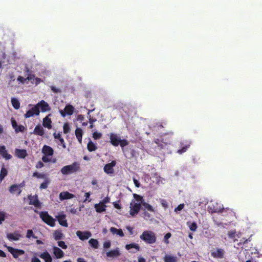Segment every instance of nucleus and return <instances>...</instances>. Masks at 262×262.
Returning a JSON list of instances; mask_svg holds the SVG:
<instances>
[{
	"mask_svg": "<svg viewBox=\"0 0 262 262\" xmlns=\"http://www.w3.org/2000/svg\"><path fill=\"white\" fill-rule=\"evenodd\" d=\"M75 135L78 142L81 144L82 143V138L83 135V131L82 129L80 128H77L75 130Z\"/></svg>",
	"mask_w": 262,
	"mask_h": 262,
	"instance_id": "obj_32",
	"label": "nucleus"
},
{
	"mask_svg": "<svg viewBox=\"0 0 262 262\" xmlns=\"http://www.w3.org/2000/svg\"><path fill=\"white\" fill-rule=\"evenodd\" d=\"M10 192L12 194H16L17 195L20 194L21 190L19 186L17 184H13L11 185L9 189Z\"/></svg>",
	"mask_w": 262,
	"mask_h": 262,
	"instance_id": "obj_21",
	"label": "nucleus"
},
{
	"mask_svg": "<svg viewBox=\"0 0 262 262\" xmlns=\"http://www.w3.org/2000/svg\"><path fill=\"white\" fill-rule=\"evenodd\" d=\"M0 155L6 160H9L12 158V156L8 153L4 145L0 146Z\"/></svg>",
	"mask_w": 262,
	"mask_h": 262,
	"instance_id": "obj_19",
	"label": "nucleus"
},
{
	"mask_svg": "<svg viewBox=\"0 0 262 262\" xmlns=\"http://www.w3.org/2000/svg\"><path fill=\"white\" fill-rule=\"evenodd\" d=\"M89 243L92 247L95 249L98 248L99 243L97 239L91 238L89 240Z\"/></svg>",
	"mask_w": 262,
	"mask_h": 262,
	"instance_id": "obj_39",
	"label": "nucleus"
},
{
	"mask_svg": "<svg viewBox=\"0 0 262 262\" xmlns=\"http://www.w3.org/2000/svg\"><path fill=\"white\" fill-rule=\"evenodd\" d=\"M77 236L82 241L88 239L92 235L90 232L89 231H84L82 232L80 231H77L76 232Z\"/></svg>",
	"mask_w": 262,
	"mask_h": 262,
	"instance_id": "obj_15",
	"label": "nucleus"
},
{
	"mask_svg": "<svg viewBox=\"0 0 262 262\" xmlns=\"http://www.w3.org/2000/svg\"><path fill=\"white\" fill-rule=\"evenodd\" d=\"M74 111V107L70 105H67L64 109V111L60 110V113L62 117H65L66 114L68 115H72L73 114Z\"/></svg>",
	"mask_w": 262,
	"mask_h": 262,
	"instance_id": "obj_9",
	"label": "nucleus"
},
{
	"mask_svg": "<svg viewBox=\"0 0 262 262\" xmlns=\"http://www.w3.org/2000/svg\"><path fill=\"white\" fill-rule=\"evenodd\" d=\"M56 217L57 218L58 221L61 225L64 227L68 226V224L67 223V221L66 220V216L64 214H61V215L56 216Z\"/></svg>",
	"mask_w": 262,
	"mask_h": 262,
	"instance_id": "obj_30",
	"label": "nucleus"
},
{
	"mask_svg": "<svg viewBox=\"0 0 262 262\" xmlns=\"http://www.w3.org/2000/svg\"><path fill=\"white\" fill-rule=\"evenodd\" d=\"M51 89L52 91L54 93H61V91L60 89L57 88L54 86H51Z\"/></svg>",
	"mask_w": 262,
	"mask_h": 262,
	"instance_id": "obj_52",
	"label": "nucleus"
},
{
	"mask_svg": "<svg viewBox=\"0 0 262 262\" xmlns=\"http://www.w3.org/2000/svg\"><path fill=\"white\" fill-rule=\"evenodd\" d=\"M29 200L30 204H32L36 207H38L40 205V203L36 196H32L31 198H29Z\"/></svg>",
	"mask_w": 262,
	"mask_h": 262,
	"instance_id": "obj_33",
	"label": "nucleus"
},
{
	"mask_svg": "<svg viewBox=\"0 0 262 262\" xmlns=\"http://www.w3.org/2000/svg\"><path fill=\"white\" fill-rule=\"evenodd\" d=\"M15 154L16 156L20 159H24L27 156V152L26 149H15Z\"/></svg>",
	"mask_w": 262,
	"mask_h": 262,
	"instance_id": "obj_22",
	"label": "nucleus"
},
{
	"mask_svg": "<svg viewBox=\"0 0 262 262\" xmlns=\"http://www.w3.org/2000/svg\"><path fill=\"white\" fill-rule=\"evenodd\" d=\"M88 149L89 151H93L97 149V146L92 141H90L87 145Z\"/></svg>",
	"mask_w": 262,
	"mask_h": 262,
	"instance_id": "obj_35",
	"label": "nucleus"
},
{
	"mask_svg": "<svg viewBox=\"0 0 262 262\" xmlns=\"http://www.w3.org/2000/svg\"><path fill=\"white\" fill-rule=\"evenodd\" d=\"M53 252L57 258H61L64 256L63 252L57 247H53Z\"/></svg>",
	"mask_w": 262,
	"mask_h": 262,
	"instance_id": "obj_25",
	"label": "nucleus"
},
{
	"mask_svg": "<svg viewBox=\"0 0 262 262\" xmlns=\"http://www.w3.org/2000/svg\"><path fill=\"white\" fill-rule=\"evenodd\" d=\"M224 254V250L221 249H216L211 252L212 255L215 258H222Z\"/></svg>",
	"mask_w": 262,
	"mask_h": 262,
	"instance_id": "obj_23",
	"label": "nucleus"
},
{
	"mask_svg": "<svg viewBox=\"0 0 262 262\" xmlns=\"http://www.w3.org/2000/svg\"><path fill=\"white\" fill-rule=\"evenodd\" d=\"M7 174H8L7 169L3 166L1 168V172H0V181H2L3 180H4V179L7 175Z\"/></svg>",
	"mask_w": 262,
	"mask_h": 262,
	"instance_id": "obj_37",
	"label": "nucleus"
},
{
	"mask_svg": "<svg viewBox=\"0 0 262 262\" xmlns=\"http://www.w3.org/2000/svg\"><path fill=\"white\" fill-rule=\"evenodd\" d=\"M34 115V113H33L31 110L28 111L24 115V117L25 118H28L32 117Z\"/></svg>",
	"mask_w": 262,
	"mask_h": 262,
	"instance_id": "obj_51",
	"label": "nucleus"
},
{
	"mask_svg": "<svg viewBox=\"0 0 262 262\" xmlns=\"http://www.w3.org/2000/svg\"><path fill=\"white\" fill-rule=\"evenodd\" d=\"M63 130L64 134H68L70 131V128L68 123H64L63 126Z\"/></svg>",
	"mask_w": 262,
	"mask_h": 262,
	"instance_id": "obj_47",
	"label": "nucleus"
},
{
	"mask_svg": "<svg viewBox=\"0 0 262 262\" xmlns=\"http://www.w3.org/2000/svg\"><path fill=\"white\" fill-rule=\"evenodd\" d=\"M58 245L63 249L67 248V246L63 241H59L58 242Z\"/></svg>",
	"mask_w": 262,
	"mask_h": 262,
	"instance_id": "obj_53",
	"label": "nucleus"
},
{
	"mask_svg": "<svg viewBox=\"0 0 262 262\" xmlns=\"http://www.w3.org/2000/svg\"><path fill=\"white\" fill-rule=\"evenodd\" d=\"M53 136L55 139L59 140V139H60L61 138V134L60 133H54L53 134Z\"/></svg>",
	"mask_w": 262,
	"mask_h": 262,
	"instance_id": "obj_62",
	"label": "nucleus"
},
{
	"mask_svg": "<svg viewBox=\"0 0 262 262\" xmlns=\"http://www.w3.org/2000/svg\"><path fill=\"white\" fill-rule=\"evenodd\" d=\"M11 103L15 110H18L20 107V103L19 101L15 98H11Z\"/></svg>",
	"mask_w": 262,
	"mask_h": 262,
	"instance_id": "obj_36",
	"label": "nucleus"
},
{
	"mask_svg": "<svg viewBox=\"0 0 262 262\" xmlns=\"http://www.w3.org/2000/svg\"><path fill=\"white\" fill-rule=\"evenodd\" d=\"M51 116V114H50L46 117L43 119L42 125L43 126L48 128L49 129H51L52 127V121L51 119L49 118V117Z\"/></svg>",
	"mask_w": 262,
	"mask_h": 262,
	"instance_id": "obj_18",
	"label": "nucleus"
},
{
	"mask_svg": "<svg viewBox=\"0 0 262 262\" xmlns=\"http://www.w3.org/2000/svg\"><path fill=\"white\" fill-rule=\"evenodd\" d=\"M134 183L136 187L139 188L140 186V184L138 181L135 178L133 179Z\"/></svg>",
	"mask_w": 262,
	"mask_h": 262,
	"instance_id": "obj_64",
	"label": "nucleus"
},
{
	"mask_svg": "<svg viewBox=\"0 0 262 262\" xmlns=\"http://www.w3.org/2000/svg\"><path fill=\"white\" fill-rule=\"evenodd\" d=\"M54 237L56 240H58L63 237V234L61 231L56 230L54 232Z\"/></svg>",
	"mask_w": 262,
	"mask_h": 262,
	"instance_id": "obj_41",
	"label": "nucleus"
},
{
	"mask_svg": "<svg viewBox=\"0 0 262 262\" xmlns=\"http://www.w3.org/2000/svg\"><path fill=\"white\" fill-rule=\"evenodd\" d=\"M173 132L166 133L162 136L161 141L158 139L155 141L158 149L162 150V154H169L171 152L169 147L173 141Z\"/></svg>",
	"mask_w": 262,
	"mask_h": 262,
	"instance_id": "obj_1",
	"label": "nucleus"
},
{
	"mask_svg": "<svg viewBox=\"0 0 262 262\" xmlns=\"http://www.w3.org/2000/svg\"><path fill=\"white\" fill-rule=\"evenodd\" d=\"M116 162L115 161H112L111 163L106 164L104 166V171L107 174H113L114 172L113 167L116 165Z\"/></svg>",
	"mask_w": 262,
	"mask_h": 262,
	"instance_id": "obj_8",
	"label": "nucleus"
},
{
	"mask_svg": "<svg viewBox=\"0 0 262 262\" xmlns=\"http://www.w3.org/2000/svg\"><path fill=\"white\" fill-rule=\"evenodd\" d=\"M7 237L11 242L17 241L21 237V235L18 232L8 233Z\"/></svg>",
	"mask_w": 262,
	"mask_h": 262,
	"instance_id": "obj_14",
	"label": "nucleus"
},
{
	"mask_svg": "<svg viewBox=\"0 0 262 262\" xmlns=\"http://www.w3.org/2000/svg\"><path fill=\"white\" fill-rule=\"evenodd\" d=\"M110 142L113 146H117L119 145L121 138L118 135L111 133L110 135Z\"/></svg>",
	"mask_w": 262,
	"mask_h": 262,
	"instance_id": "obj_10",
	"label": "nucleus"
},
{
	"mask_svg": "<svg viewBox=\"0 0 262 262\" xmlns=\"http://www.w3.org/2000/svg\"><path fill=\"white\" fill-rule=\"evenodd\" d=\"M106 206L103 204L101 202H100L98 204H96L95 205V208L96 209V211L97 212H101L105 211V208Z\"/></svg>",
	"mask_w": 262,
	"mask_h": 262,
	"instance_id": "obj_29",
	"label": "nucleus"
},
{
	"mask_svg": "<svg viewBox=\"0 0 262 262\" xmlns=\"http://www.w3.org/2000/svg\"><path fill=\"white\" fill-rule=\"evenodd\" d=\"M39 109L40 108L42 112H46L50 111L51 108L50 107L48 103L44 100H41L37 104Z\"/></svg>",
	"mask_w": 262,
	"mask_h": 262,
	"instance_id": "obj_13",
	"label": "nucleus"
},
{
	"mask_svg": "<svg viewBox=\"0 0 262 262\" xmlns=\"http://www.w3.org/2000/svg\"><path fill=\"white\" fill-rule=\"evenodd\" d=\"M184 207V204H180V205H178V206L177 207H176L174 209V211L177 212V211H181L183 209Z\"/></svg>",
	"mask_w": 262,
	"mask_h": 262,
	"instance_id": "obj_54",
	"label": "nucleus"
},
{
	"mask_svg": "<svg viewBox=\"0 0 262 262\" xmlns=\"http://www.w3.org/2000/svg\"><path fill=\"white\" fill-rule=\"evenodd\" d=\"M39 215L42 220L47 224L51 227L54 226L55 220L49 214H39Z\"/></svg>",
	"mask_w": 262,
	"mask_h": 262,
	"instance_id": "obj_6",
	"label": "nucleus"
},
{
	"mask_svg": "<svg viewBox=\"0 0 262 262\" xmlns=\"http://www.w3.org/2000/svg\"><path fill=\"white\" fill-rule=\"evenodd\" d=\"M80 170V165L76 162H73L72 164L63 166L60 170L61 173L63 175L70 174Z\"/></svg>",
	"mask_w": 262,
	"mask_h": 262,
	"instance_id": "obj_4",
	"label": "nucleus"
},
{
	"mask_svg": "<svg viewBox=\"0 0 262 262\" xmlns=\"http://www.w3.org/2000/svg\"><path fill=\"white\" fill-rule=\"evenodd\" d=\"M122 151L125 157L128 159H131L134 157L135 151L134 149L130 147L122 148Z\"/></svg>",
	"mask_w": 262,
	"mask_h": 262,
	"instance_id": "obj_11",
	"label": "nucleus"
},
{
	"mask_svg": "<svg viewBox=\"0 0 262 262\" xmlns=\"http://www.w3.org/2000/svg\"><path fill=\"white\" fill-rule=\"evenodd\" d=\"M39 256L43 259L45 262H52V258L50 254L47 251L41 253Z\"/></svg>",
	"mask_w": 262,
	"mask_h": 262,
	"instance_id": "obj_28",
	"label": "nucleus"
},
{
	"mask_svg": "<svg viewBox=\"0 0 262 262\" xmlns=\"http://www.w3.org/2000/svg\"><path fill=\"white\" fill-rule=\"evenodd\" d=\"M110 201V198L108 196L105 197L102 201H101L103 204L105 205V204L109 203Z\"/></svg>",
	"mask_w": 262,
	"mask_h": 262,
	"instance_id": "obj_63",
	"label": "nucleus"
},
{
	"mask_svg": "<svg viewBox=\"0 0 262 262\" xmlns=\"http://www.w3.org/2000/svg\"><path fill=\"white\" fill-rule=\"evenodd\" d=\"M171 234L170 233H167L165 234L164 237V242L165 244H169V241L168 239L171 237Z\"/></svg>",
	"mask_w": 262,
	"mask_h": 262,
	"instance_id": "obj_49",
	"label": "nucleus"
},
{
	"mask_svg": "<svg viewBox=\"0 0 262 262\" xmlns=\"http://www.w3.org/2000/svg\"><path fill=\"white\" fill-rule=\"evenodd\" d=\"M113 205H114V207L117 208V209H119L121 208V206L119 204V201L114 202L113 203Z\"/></svg>",
	"mask_w": 262,
	"mask_h": 262,
	"instance_id": "obj_61",
	"label": "nucleus"
},
{
	"mask_svg": "<svg viewBox=\"0 0 262 262\" xmlns=\"http://www.w3.org/2000/svg\"><path fill=\"white\" fill-rule=\"evenodd\" d=\"M33 133L36 135L43 136L45 134V130L40 125H37L35 126Z\"/></svg>",
	"mask_w": 262,
	"mask_h": 262,
	"instance_id": "obj_24",
	"label": "nucleus"
},
{
	"mask_svg": "<svg viewBox=\"0 0 262 262\" xmlns=\"http://www.w3.org/2000/svg\"><path fill=\"white\" fill-rule=\"evenodd\" d=\"M34 79H35V76L34 74H31L30 73H29L27 77V80H31L32 81V80H33V81L34 80Z\"/></svg>",
	"mask_w": 262,
	"mask_h": 262,
	"instance_id": "obj_58",
	"label": "nucleus"
},
{
	"mask_svg": "<svg viewBox=\"0 0 262 262\" xmlns=\"http://www.w3.org/2000/svg\"><path fill=\"white\" fill-rule=\"evenodd\" d=\"M32 176L33 177H36L38 179H43L45 180H46V179H48V178H47V174L45 173H39L38 172H34L33 173V175Z\"/></svg>",
	"mask_w": 262,
	"mask_h": 262,
	"instance_id": "obj_34",
	"label": "nucleus"
},
{
	"mask_svg": "<svg viewBox=\"0 0 262 262\" xmlns=\"http://www.w3.org/2000/svg\"><path fill=\"white\" fill-rule=\"evenodd\" d=\"M164 262H177V257L171 254H166L163 257Z\"/></svg>",
	"mask_w": 262,
	"mask_h": 262,
	"instance_id": "obj_20",
	"label": "nucleus"
},
{
	"mask_svg": "<svg viewBox=\"0 0 262 262\" xmlns=\"http://www.w3.org/2000/svg\"><path fill=\"white\" fill-rule=\"evenodd\" d=\"M161 205L162 206L166 208L168 207V204H167V202H166V201H165V200H161Z\"/></svg>",
	"mask_w": 262,
	"mask_h": 262,
	"instance_id": "obj_59",
	"label": "nucleus"
},
{
	"mask_svg": "<svg viewBox=\"0 0 262 262\" xmlns=\"http://www.w3.org/2000/svg\"><path fill=\"white\" fill-rule=\"evenodd\" d=\"M30 110L33 113H34V115H35L36 116H38L39 115L40 111L37 105V104L35 105H34L33 107H32V108Z\"/></svg>",
	"mask_w": 262,
	"mask_h": 262,
	"instance_id": "obj_44",
	"label": "nucleus"
},
{
	"mask_svg": "<svg viewBox=\"0 0 262 262\" xmlns=\"http://www.w3.org/2000/svg\"><path fill=\"white\" fill-rule=\"evenodd\" d=\"M11 121L13 128L15 130V128L17 127V124L16 121L13 118H11Z\"/></svg>",
	"mask_w": 262,
	"mask_h": 262,
	"instance_id": "obj_55",
	"label": "nucleus"
},
{
	"mask_svg": "<svg viewBox=\"0 0 262 262\" xmlns=\"http://www.w3.org/2000/svg\"><path fill=\"white\" fill-rule=\"evenodd\" d=\"M110 231L113 234H116L120 237L124 236V234L122 229H117L115 227H111L110 229Z\"/></svg>",
	"mask_w": 262,
	"mask_h": 262,
	"instance_id": "obj_31",
	"label": "nucleus"
},
{
	"mask_svg": "<svg viewBox=\"0 0 262 262\" xmlns=\"http://www.w3.org/2000/svg\"><path fill=\"white\" fill-rule=\"evenodd\" d=\"M190 146V142H189L188 144H184V143H181L180 147L181 149H178L177 152L179 154H182L186 151L188 148Z\"/></svg>",
	"mask_w": 262,
	"mask_h": 262,
	"instance_id": "obj_27",
	"label": "nucleus"
},
{
	"mask_svg": "<svg viewBox=\"0 0 262 262\" xmlns=\"http://www.w3.org/2000/svg\"><path fill=\"white\" fill-rule=\"evenodd\" d=\"M106 256L111 258H115L120 255V252L119 248L111 250L106 252Z\"/></svg>",
	"mask_w": 262,
	"mask_h": 262,
	"instance_id": "obj_12",
	"label": "nucleus"
},
{
	"mask_svg": "<svg viewBox=\"0 0 262 262\" xmlns=\"http://www.w3.org/2000/svg\"><path fill=\"white\" fill-rule=\"evenodd\" d=\"M93 137L95 140H98L102 137V134L95 132L93 134Z\"/></svg>",
	"mask_w": 262,
	"mask_h": 262,
	"instance_id": "obj_48",
	"label": "nucleus"
},
{
	"mask_svg": "<svg viewBox=\"0 0 262 262\" xmlns=\"http://www.w3.org/2000/svg\"><path fill=\"white\" fill-rule=\"evenodd\" d=\"M25 127L22 125H17V127L15 128V132L18 133L19 132H23L25 130Z\"/></svg>",
	"mask_w": 262,
	"mask_h": 262,
	"instance_id": "obj_50",
	"label": "nucleus"
},
{
	"mask_svg": "<svg viewBox=\"0 0 262 262\" xmlns=\"http://www.w3.org/2000/svg\"><path fill=\"white\" fill-rule=\"evenodd\" d=\"M111 243L110 241H107L104 243L103 247L104 248H108L111 247Z\"/></svg>",
	"mask_w": 262,
	"mask_h": 262,
	"instance_id": "obj_60",
	"label": "nucleus"
},
{
	"mask_svg": "<svg viewBox=\"0 0 262 262\" xmlns=\"http://www.w3.org/2000/svg\"><path fill=\"white\" fill-rule=\"evenodd\" d=\"M142 207L144 210H147L148 211H149L151 212L154 211V208H152V207L150 205L145 202L144 199H143V204H142Z\"/></svg>",
	"mask_w": 262,
	"mask_h": 262,
	"instance_id": "obj_38",
	"label": "nucleus"
},
{
	"mask_svg": "<svg viewBox=\"0 0 262 262\" xmlns=\"http://www.w3.org/2000/svg\"><path fill=\"white\" fill-rule=\"evenodd\" d=\"M228 234L230 238H234L235 237H239L241 236L240 234H236L234 230L229 231Z\"/></svg>",
	"mask_w": 262,
	"mask_h": 262,
	"instance_id": "obj_42",
	"label": "nucleus"
},
{
	"mask_svg": "<svg viewBox=\"0 0 262 262\" xmlns=\"http://www.w3.org/2000/svg\"><path fill=\"white\" fill-rule=\"evenodd\" d=\"M42 152L46 156H52L54 154V150L50 146L45 145L42 148Z\"/></svg>",
	"mask_w": 262,
	"mask_h": 262,
	"instance_id": "obj_17",
	"label": "nucleus"
},
{
	"mask_svg": "<svg viewBox=\"0 0 262 262\" xmlns=\"http://www.w3.org/2000/svg\"><path fill=\"white\" fill-rule=\"evenodd\" d=\"M74 197V194L69 193L68 191L62 192L59 194V199L60 200L70 199Z\"/></svg>",
	"mask_w": 262,
	"mask_h": 262,
	"instance_id": "obj_26",
	"label": "nucleus"
},
{
	"mask_svg": "<svg viewBox=\"0 0 262 262\" xmlns=\"http://www.w3.org/2000/svg\"><path fill=\"white\" fill-rule=\"evenodd\" d=\"M26 237L29 239L31 238H36V237L33 234V232L32 230H28L27 232Z\"/></svg>",
	"mask_w": 262,
	"mask_h": 262,
	"instance_id": "obj_46",
	"label": "nucleus"
},
{
	"mask_svg": "<svg viewBox=\"0 0 262 262\" xmlns=\"http://www.w3.org/2000/svg\"><path fill=\"white\" fill-rule=\"evenodd\" d=\"M133 196L135 200H132L130 204V213H138L142 206L143 198L136 193L133 194Z\"/></svg>",
	"mask_w": 262,
	"mask_h": 262,
	"instance_id": "obj_2",
	"label": "nucleus"
},
{
	"mask_svg": "<svg viewBox=\"0 0 262 262\" xmlns=\"http://www.w3.org/2000/svg\"><path fill=\"white\" fill-rule=\"evenodd\" d=\"M8 251L11 253L13 257L15 258H18L19 256L23 255L25 251L21 249H15L13 247L6 246Z\"/></svg>",
	"mask_w": 262,
	"mask_h": 262,
	"instance_id": "obj_7",
	"label": "nucleus"
},
{
	"mask_svg": "<svg viewBox=\"0 0 262 262\" xmlns=\"http://www.w3.org/2000/svg\"><path fill=\"white\" fill-rule=\"evenodd\" d=\"M140 239L149 244H154L156 241V236L154 232L151 231H144L140 236Z\"/></svg>",
	"mask_w": 262,
	"mask_h": 262,
	"instance_id": "obj_5",
	"label": "nucleus"
},
{
	"mask_svg": "<svg viewBox=\"0 0 262 262\" xmlns=\"http://www.w3.org/2000/svg\"><path fill=\"white\" fill-rule=\"evenodd\" d=\"M207 206L208 213H222L228 210V208L225 209L222 204L215 201H210L207 203Z\"/></svg>",
	"mask_w": 262,
	"mask_h": 262,
	"instance_id": "obj_3",
	"label": "nucleus"
},
{
	"mask_svg": "<svg viewBox=\"0 0 262 262\" xmlns=\"http://www.w3.org/2000/svg\"><path fill=\"white\" fill-rule=\"evenodd\" d=\"M50 183V179L49 178L46 179V180H45L44 182L40 184V185L39 186V188L40 189L47 188Z\"/></svg>",
	"mask_w": 262,
	"mask_h": 262,
	"instance_id": "obj_40",
	"label": "nucleus"
},
{
	"mask_svg": "<svg viewBox=\"0 0 262 262\" xmlns=\"http://www.w3.org/2000/svg\"><path fill=\"white\" fill-rule=\"evenodd\" d=\"M26 80H27V78H25L23 77L20 76H19L17 77V81H18L19 82H20L21 83H24Z\"/></svg>",
	"mask_w": 262,
	"mask_h": 262,
	"instance_id": "obj_56",
	"label": "nucleus"
},
{
	"mask_svg": "<svg viewBox=\"0 0 262 262\" xmlns=\"http://www.w3.org/2000/svg\"><path fill=\"white\" fill-rule=\"evenodd\" d=\"M43 166H44V164H43V162H42L41 161H39L36 163L35 167L36 168H41L43 167Z\"/></svg>",
	"mask_w": 262,
	"mask_h": 262,
	"instance_id": "obj_57",
	"label": "nucleus"
},
{
	"mask_svg": "<svg viewBox=\"0 0 262 262\" xmlns=\"http://www.w3.org/2000/svg\"><path fill=\"white\" fill-rule=\"evenodd\" d=\"M187 225L188 226L190 230L192 231H195L197 228L196 224L194 222H188Z\"/></svg>",
	"mask_w": 262,
	"mask_h": 262,
	"instance_id": "obj_43",
	"label": "nucleus"
},
{
	"mask_svg": "<svg viewBox=\"0 0 262 262\" xmlns=\"http://www.w3.org/2000/svg\"><path fill=\"white\" fill-rule=\"evenodd\" d=\"M126 250H128L130 252L135 253L139 250L140 246L138 244L136 243H132L127 244L125 246Z\"/></svg>",
	"mask_w": 262,
	"mask_h": 262,
	"instance_id": "obj_16",
	"label": "nucleus"
},
{
	"mask_svg": "<svg viewBox=\"0 0 262 262\" xmlns=\"http://www.w3.org/2000/svg\"><path fill=\"white\" fill-rule=\"evenodd\" d=\"M129 144V142L126 139H120L119 144L122 148H125L124 147Z\"/></svg>",
	"mask_w": 262,
	"mask_h": 262,
	"instance_id": "obj_45",
	"label": "nucleus"
}]
</instances>
